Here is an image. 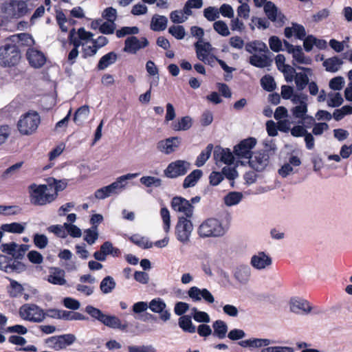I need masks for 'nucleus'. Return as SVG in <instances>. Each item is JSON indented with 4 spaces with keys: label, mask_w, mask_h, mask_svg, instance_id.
Here are the masks:
<instances>
[{
    "label": "nucleus",
    "mask_w": 352,
    "mask_h": 352,
    "mask_svg": "<svg viewBox=\"0 0 352 352\" xmlns=\"http://www.w3.org/2000/svg\"><path fill=\"white\" fill-rule=\"evenodd\" d=\"M308 122H304V121H298V124L294 126L290 131L291 135L295 138L305 137L308 133L307 129L311 126H307Z\"/></svg>",
    "instance_id": "79ce46f5"
},
{
    "label": "nucleus",
    "mask_w": 352,
    "mask_h": 352,
    "mask_svg": "<svg viewBox=\"0 0 352 352\" xmlns=\"http://www.w3.org/2000/svg\"><path fill=\"white\" fill-rule=\"evenodd\" d=\"M269 156L265 151L256 152L249 158L250 166L257 171H262L268 164Z\"/></svg>",
    "instance_id": "aec40b11"
},
{
    "label": "nucleus",
    "mask_w": 352,
    "mask_h": 352,
    "mask_svg": "<svg viewBox=\"0 0 352 352\" xmlns=\"http://www.w3.org/2000/svg\"><path fill=\"white\" fill-rule=\"evenodd\" d=\"M168 32L178 40L183 39L186 35V30L182 25H172L168 28Z\"/></svg>",
    "instance_id": "052dcab7"
},
{
    "label": "nucleus",
    "mask_w": 352,
    "mask_h": 352,
    "mask_svg": "<svg viewBox=\"0 0 352 352\" xmlns=\"http://www.w3.org/2000/svg\"><path fill=\"white\" fill-rule=\"evenodd\" d=\"M214 329V335L220 339H223L226 337L228 331L227 324L221 320H216L212 325Z\"/></svg>",
    "instance_id": "c03bdc74"
},
{
    "label": "nucleus",
    "mask_w": 352,
    "mask_h": 352,
    "mask_svg": "<svg viewBox=\"0 0 352 352\" xmlns=\"http://www.w3.org/2000/svg\"><path fill=\"white\" fill-rule=\"evenodd\" d=\"M286 51L289 54H292L293 61L292 65L294 66L296 65V63L304 64V65H311L312 63V59L306 56L303 52L302 48L300 45H293L290 44L288 41H284L283 42Z\"/></svg>",
    "instance_id": "f8f14e48"
},
{
    "label": "nucleus",
    "mask_w": 352,
    "mask_h": 352,
    "mask_svg": "<svg viewBox=\"0 0 352 352\" xmlns=\"http://www.w3.org/2000/svg\"><path fill=\"white\" fill-rule=\"evenodd\" d=\"M213 155L217 164L221 162L229 165L234 162V155L228 148L216 147Z\"/></svg>",
    "instance_id": "a878e982"
},
{
    "label": "nucleus",
    "mask_w": 352,
    "mask_h": 352,
    "mask_svg": "<svg viewBox=\"0 0 352 352\" xmlns=\"http://www.w3.org/2000/svg\"><path fill=\"white\" fill-rule=\"evenodd\" d=\"M1 250L2 252L11 255L15 259H21L28 250V245L24 244L18 245L14 242H12L1 244Z\"/></svg>",
    "instance_id": "dca6fc26"
},
{
    "label": "nucleus",
    "mask_w": 352,
    "mask_h": 352,
    "mask_svg": "<svg viewBox=\"0 0 352 352\" xmlns=\"http://www.w3.org/2000/svg\"><path fill=\"white\" fill-rule=\"evenodd\" d=\"M328 106L331 107H339L344 101L340 93H330L328 95Z\"/></svg>",
    "instance_id": "bf43d9fd"
},
{
    "label": "nucleus",
    "mask_w": 352,
    "mask_h": 352,
    "mask_svg": "<svg viewBox=\"0 0 352 352\" xmlns=\"http://www.w3.org/2000/svg\"><path fill=\"white\" fill-rule=\"evenodd\" d=\"M290 309L292 312L296 314L300 311L308 314L311 311V307L307 300H292L290 303Z\"/></svg>",
    "instance_id": "c85d7f7f"
},
{
    "label": "nucleus",
    "mask_w": 352,
    "mask_h": 352,
    "mask_svg": "<svg viewBox=\"0 0 352 352\" xmlns=\"http://www.w3.org/2000/svg\"><path fill=\"white\" fill-rule=\"evenodd\" d=\"M234 276L242 284H245L250 276V269L248 267H241L235 272Z\"/></svg>",
    "instance_id": "de8ad7c7"
},
{
    "label": "nucleus",
    "mask_w": 352,
    "mask_h": 352,
    "mask_svg": "<svg viewBox=\"0 0 352 352\" xmlns=\"http://www.w3.org/2000/svg\"><path fill=\"white\" fill-rule=\"evenodd\" d=\"M98 237V233L97 231V226H93L91 228L87 229L85 231L84 240L89 245L94 243Z\"/></svg>",
    "instance_id": "864d4df0"
},
{
    "label": "nucleus",
    "mask_w": 352,
    "mask_h": 352,
    "mask_svg": "<svg viewBox=\"0 0 352 352\" xmlns=\"http://www.w3.org/2000/svg\"><path fill=\"white\" fill-rule=\"evenodd\" d=\"M202 171L199 169H196L192 171L184 180L183 187L188 188L193 187L196 185L197 182L202 176Z\"/></svg>",
    "instance_id": "4c0bfd02"
},
{
    "label": "nucleus",
    "mask_w": 352,
    "mask_h": 352,
    "mask_svg": "<svg viewBox=\"0 0 352 352\" xmlns=\"http://www.w3.org/2000/svg\"><path fill=\"white\" fill-rule=\"evenodd\" d=\"M226 230L221 222L214 218H209L205 220L199 226L198 234L201 237H218L223 236Z\"/></svg>",
    "instance_id": "39448f33"
},
{
    "label": "nucleus",
    "mask_w": 352,
    "mask_h": 352,
    "mask_svg": "<svg viewBox=\"0 0 352 352\" xmlns=\"http://www.w3.org/2000/svg\"><path fill=\"white\" fill-rule=\"evenodd\" d=\"M148 41L145 37L139 39L135 36L128 37L124 41L123 51L130 54H135L138 50L148 46Z\"/></svg>",
    "instance_id": "f3484780"
},
{
    "label": "nucleus",
    "mask_w": 352,
    "mask_h": 352,
    "mask_svg": "<svg viewBox=\"0 0 352 352\" xmlns=\"http://www.w3.org/2000/svg\"><path fill=\"white\" fill-rule=\"evenodd\" d=\"M203 0H188L184 6V12L187 16L192 14V9H199L203 6Z\"/></svg>",
    "instance_id": "8fccbe9b"
},
{
    "label": "nucleus",
    "mask_w": 352,
    "mask_h": 352,
    "mask_svg": "<svg viewBox=\"0 0 352 352\" xmlns=\"http://www.w3.org/2000/svg\"><path fill=\"white\" fill-rule=\"evenodd\" d=\"M256 144V140L254 138L245 139L234 146V153L239 157L249 159L252 155V149Z\"/></svg>",
    "instance_id": "4468645a"
},
{
    "label": "nucleus",
    "mask_w": 352,
    "mask_h": 352,
    "mask_svg": "<svg viewBox=\"0 0 352 352\" xmlns=\"http://www.w3.org/2000/svg\"><path fill=\"white\" fill-rule=\"evenodd\" d=\"M10 284L7 287V292L11 298H17L20 296L24 290L23 287L16 280L7 278Z\"/></svg>",
    "instance_id": "58836bf2"
},
{
    "label": "nucleus",
    "mask_w": 352,
    "mask_h": 352,
    "mask_svg": "<svg viewBox=\"0 0 352 352\" xmlns=\"http://www.w3.org/2000/svg\"><path fill=\"white\" fill-rule=\"evenodd\" d=\"M261 84L263 88L267 91H272L276 88V82L272 76L265 75L261 79Z\"/></svg>",
    "instance_id": "4d7b16f0"
},
{
    "label": "nucleus",
    "mask_w": 352,
    "mask_h": 352,
    "mask_svg": "<svg viewBox=\"0 0 352 352\" xmlns=\"http://www.w3.org/2000/svg\"><path fill=\"white\" fill-rule=\"evenodd\" d=\"M193 230V225L189 218L179 217L175 227V235L178 241L186 244Z\"/></svg>",
    "instance_id": "1a4fd4ad"
},
{
    "label": "nucleus",
    "mask_w": 352,
    "mask_h": 352,
    "mask_svg": "<svg viewBox=\"0 0 352 352\" xmlns=\"http://www.w3.org/2000/svg\"><path fill=\"white\" fill-rule=\"evenodd\" d=\"M26 223H5L1 225V230L3 232L14 233V234H21L24 232L25 228Z\"/></svg>",
    "instance_id": "ea45409f"
},
{
    "label": "nucleus",
    "mask_w": 352,
    "mask_h": 352,
    "mask_svg": "<svg viewBox=\"0 0 352 352\" xmlns=\"http://www.w3.org/2000/svg\"><path fill=\"white\" fill-rule=\"evenodd\" d=\"M264 11L270 20L278 25H283L284 16L280 12H278V8L274 3L266 2L264 5Z\"/></svg>",
    "instance_id": "393cba45"
},
{
    "label": "nucleus",
    "mask_w": 352,
    "mask_h": 352,
    "mask_svg": "<svg viewBox=\"0 0 352 352\" xmlns=\"http://www.w3.org/2000/svg\"><path fill=\"white\" fill-rule=\"evenodd\" d=\"M30 1V0H10L9 3L6 4L4 8V12L8 15L14 18H20L25 16L29 14L34 7Z\"/></svg>",
    "instance_id": "423d86ee"
},
{
    "label": "nucleus",
    "mask_w": 352,
    "mask_h": 352,
    "mask_svg": "<svg viewBox=\"0 0 352 352\" xmlns=\"http://www.w3.org/2000/svg\"><path fill=\"white\" fill-rule=\"evenodd\" d=\"M245 50L250 53L254 54L256 52H263L267 53L269 52V50L266 45V44L263 42L259 41H254L252 42H249L245 44Z\"/></svg>",
    "instance_id": "72a5a7b5"
},
{
    "label": "nucleus",
    "mask_w": 352,
    "mask_h": 352,
    "mask_svg": "<svg viewBox=\"0 0 352 352\" xmlns=\"http://www.w3.org/2000/svg\"><path fill=\"white\" fill-rule=\"evenodd\" d=\"M195 47L199 60L207 64H211L214 61L215 56L210 54L213 48L209 42L197 41L195 43Z\"/></svg>",
    "instance_id": "ddd939ff"
},
{
    "label": "nucleus",
    "mask_w": 352,
    "mask_h": 352,
    "mask_svg": "<svg viewBox=\"0 0 352 352\" xmlns=\"http://www.w3.org/2000/svg\"><path fill=\"white\" fill-rule=\"evenodd\" d=\"M204 16L209 21H214L219 18V9L214 6H209L204 10Z\"/></svg>",
    "instance_id": "5fc2aeb1"
},
{
    "label": "nucleus",
    "mask_w": 352,
    "mask_h": 352,
    "mask_svg": "<svg viewBox=\"0 0 352 352\" xmlns=\"http://www.w3.org/2000/svg\"><path fill=\"white\" fill-rule=\"evenodd\" d=\"M65 275L64 270L59 268H53L48 276L47 280L54 285H63L66 283Z\"/></svg>",
    "instance_id": "c756f323"
},
{
    "label": "nucleus",
    "mask_w": 352,
    "mask_h": 352,
    "mask_svg": "<svg viewBox=\"0 0 352 352\" xmlns=\"http://www.w3.org/2000/svg\"><path fill=\"white\" fill-rule=\"evenodd\" d=\"M272 263V258L263 252H258L251 258L252 265L257 270H263L270 266Z\"/></svg>",
    "instance_id": "bb28decb"
},
{
    "label": "nucleus",
    "mask_w": 352,
    "mask_h": 352,
    "mask_svg": "<svg viewBox=\"0 0 352 352\" xmlns=\"http://www.w3.org/2000/svg\"><path fill=\"white\" fill-rule=\"evenodd\" d=\"M26 56L30 64L35 68L43 67L46 62L44 54L34 48L28 49Z\"/></svg>",
    "instance_id": "b1692460"
},
{
    "label": "nucleus",
    "mask_w": 352,
    "mask_h": 352,
    "mask_svg": "<svg viewBox=\"0 0 352 352\" xmlns=\"http://www.w3.org/2000/svg\"><path fill=\"white\" fill-rule=\"evenodd\" d=\"M139 32L138 27H123L120 30H118L116 32L118 38H122L126 35H134Z\"/></svg>",
    "instance_id": "e2e57ef3"
},
{
    "label": "nucleus",
    "mask_w": 352,
    "mask_h": 352,
    "mask_svg": "<svg viewBox=\"0 0 352 352\" xmlns=\"http://www.w3.org/2000/svg\"><path fill=\"white\" fill-rule=\"evenodd\" d=\"M10 39L13 42L24 45H30L34 43L32 36L27 33L14 34L10 37Z\"/></svg>",
    "instance_id": "a18cd8bd"
},
{
    "label": "nucleus",
    "mask_w": 352,
    "mask_h": 352,
    "mask_svg": "<svg viewBox=\"0 0 352 352\" xmlns=\"http://www.w3.org/2000/svg\"><path fill=\"white\" fill-rule=\"evenodd\" d=\"M46 181L49 187L52 189V192H56V198L58 197V192L63 191L67 186L66 180H58L53 177H49Z\"/></svg>",
    "instance_id": "e433bc0d"
},
{
    "label": "nucleus",
    "mask_w": 352,
    "mask_h": 352,
    "mask_svg": "<svg viewBox=\"0 0 352 352\" xmlns=\"http://www.w3.org/2000/svg\"><path fill=\"white\" fill-rule=\"evenodd\" d=\"M214 30L222 36H228L230 34L228 26L223 21H217L213 23Z\"/></svg>",
    "instance_id": "603ef678"
},
{
    "label": "nucleus",
    "mask_w": 352,
    "mask_h": 352,
    "mask_svg": "<svg viewBox=\"0 0 352 352\" xmlns=\"http://www.w3.org/2000/svg\"><path fill=\"white\" fill-rule=\"evenodd\" d=\"M179 327L184 331L193 333L196 331V327L192 324L191 317L189 316H182L179 318L178 322Z\"/></svg>",
    "instance_id": "a19ab883"
},
{
    "label": "nucleus",
    "mask_w": 352,
    "mask_h": 352,
    "mask_svg": "<svg viewBox=\"0 0 352 352\" xmlns=\"http://www.w3.org/2000/svg\"><path fill=\"white\" fill-rule=\"evenodd\" d=\"M280 71L283 72L285 79L287 82H291L294 80L296 72L292 66L287 65L280 69Z\"/></svg>",
    "instance_id": "0e129e2a"
},
{
    "label": "nucleus",
    "mask_w": 352,
    "mask_h": 352,
    "mask_svg": "<svg viewBox=\"0 0 352 352\" xmlns=\"http://www.w3.org/2000/svg\"><path fill=\"white\" fill-rule=\"evenodd\" d=\"M170 19L174 23H182L188 19V16L182 10H175L170 12Z\"/></svg>",
    "instance_id": "13d9d810"
},
{
    "label": "nucleus",
    "mask_w": 352,
    "mask_h": 352,
    "mask_svg": "<svg viewBox=\"0 0 352 352\" xmlns=\"http://www.w3.org/2000/svg\"><path fill=\"white\" fill-rule=\"evenodd\" d=\"M342 64L343 61L338 56L327 58L322 63L327 72L333 73L338 72Z\"/></svg>",
    "instance_id": "c9c22d12"
},
{
    "label": "nucleus",
    "mask_w": 352,
    "mask_h": 352,
    "mask_svg": "<svg viewBox=\"0 0 352 352\" xmlns=\"http://www.w3.org/2000/svg\"><path fill=\"white\" fill-rule=\"evenodd\" d=\"M148 307L153 312L160 314V317L163 321L166 322L170 319V314L166 309V305L161 298L152 300Z\"/></svg>",
    "instance_id": "4be33fe9"
},
{
    "label": "nucleus",
    "mask_w": 352,
    "mask_h": 352,
    "mask_svg": "<svg viewBox=\"0 0 352 352\" xmlns=\"http://www.w3.org/2000/svg\"><path fill=\"white\" fill-rule=\"evenodd\" d=\"M190 168V164L185 160H176L168 164L164 170V175L168 178L184 175Z\"/></svg>",
    "instance_id": "9b49d317"
},
{
    "label": "nucleus",
    "mask_w": 352,
    "mask_h": 352,
    "mask_svg": "<svg viewBox=\"0 0 352 352\" xmlns=\"http://www.w3.org/2000/svg\"><path fill=\"white\" fill-rule=\"evenodd\" d=\"M212 148H213L212 144H210L207 146V147L204 151H201V153L197 157L196 162H195V165L197 167H201L205 164L206 161L210 157Z\"/></svg>",
    "instance_id": "49530a36"
},
{
    "label": "nucleus",
    "mask_w": 352,
    "mask_h": 352,
    "mask_svg": "<svg viewBox=\"0 0 352 352\" xmlns=\"http://www.w3.org/2000/svg\"><path fill=\"white\" fill-rule=\"evenodd\" d=\"M181 144V138L179 137H171L160 140L157 144V150L166 155L175 152Z\"/></svg>",
    "instance_id": "a211bd4d"
},
{
    "label": "nucleus",
    "mask_w": 352,
    "mask_h": 352,
    "mask_svg": "<svg viewBox=\"0 0 352 352\" xmlns=\"http://www.w3.org/2000/svg\"><path fill=\"white\" fill-rule=\"evenodd\" d=\"M192 124V118L187 116L172 122L171 129L175 131H187L191 128Z\"/></svg>",
    "instance_id": "473e14b6"
},
{
    "label": "nucleus",
    "mask_w": 352,
    "mask_h": 352,
    "mask_svg": "<svg viewBox=\"0 0 352 352\" xmlns=\"http://www.w3.org/2000/svg\"><path fill=\"white\" fill-rule=\"evenodd\" d=\"M171 207L175 212L184 214L186 218L192 217L194 207L189 201L183 197H173L171 201Z\"/></svg>",
    "instance_id": "2eb2a0df"
},
{
    "label": "nucleus",
    "mask_w": 352,
    "mask_h": 352,
    "mask_svg": "<svg viewBox=\"0 0 352 352\" xmlns=\"http://www.w3.org/2000/svg\"><path fill=\"white\" fill-rule=\"evenodd\" d=\"M41 123V117L36 111H30L22 115L17 123L21 134L30 135L34 133Z\"/></svg>",
    "instance_id": "20e7f679"
},
{
    "label": "nucleus",
    "mask_w": 352,
    "mask_h": 352,
    "mask_svg": "<svg viewBox=\"0 0 352 352\" xmlns=\"http://www.w3.org/2000/svg\"><path fill=\"white\" fill-rule=\"evenodd\" d=\"M89 108L87 105L80 107L77 109L74 117V121L77 123L78 121H81L82 118H86L89 116Z\"/></svg>",
    "instance_id": "69168bd1"
},
{
    "label": "nucleus",
    "mask_w": 352,
    "mask_h": 352,
    "mask_svg": "<svg viewBox=\"0 0 352 352\" xmlns=\"http://www.w3.org/2000/svg\"><path fill=\"white\" fill-rule=\"evenodd\" d=\"M20 316L28 321L41 322L46 318L43 309L34 304H25L19 309Z\"/></svg>",
    "instance_id": "6e6552de"
},
{
    "label": "nucleus",
    "mask_w": 352,
    "mask_h": 352,
    "mask_svg": "<svg viewBox=\"0 0 352 352\" xmlns=\"http://www.w3.org/2000/svg\"><path fill=\"white\" fill-rule=\"evenodd\" d=\"M116 28V25L115 22L107 21L100 25L99 31L104 34H111L114 32Z\"/></svg>",
    "instance_id": "774afa93"
},
{
    "label": "nucleus",
    "mask_w": 352,
    "mask_h": 352,
    "mask_svg": "<svg viewBox=\"0 0 352 352\" xmlns=\"http://www.w3.org/2000/svg\"><path fill=\"white\" fill-rule=\"evenodd\" d=\"M21 54L15 45L6 44L0 47V65L3 67H12L17 65Z\"/></svg>",
    "instance_id": "0eeeda50"
},
{
    "label": "nucleus",
    "mask_w": 352,
    "mask_h": 352,
    "mask_svg": "<svg viewBox=\"0 0 352 352\" xmlns=\"http://www.w3.org/2000/svg\"><path fill=\"white\" fill-rule=\"evenodd\" d=\"M129 239L134 244L144 249H148L153 247V243L146 238L139 235H133L129 238Z\"/></svg>",
    "instance_id": "3c124183"
},
{
    "label": "nucleus",
    "mask_w": 352,
    "mask_h": 352,
    "mask_svg": "<svg viewBox=\"0 0 352 352\" xmlns=\"http://www.w3.org/2000/svg\"><path fill=\"white\" fill-rule=\"evenodd\" d=\"M116 283L113 278L107 276L104 277L100 285V289L103 294H109L116 288Z\"/></svg>",
    "instance_id": "37998d69"
},
{
    "label": "nucleus",
    "mask_w": 352,
    "mask_h": 352,
    "mask_svg": "<svg viewBox=\"0 0 352 352\" xmlns=\"http://www.w3.org/2000/svg\"><path fill=\"white\" fill-rule=\"evenodd\" d=\"M140 182L146 187H159L162 184V180L160 179L151 176H144L141 177Z\"/></svg>",
    "instance_id": "680f3d73"
},
{
    "label": "nucleus",
    "mask_w": 352,
    "mask_h": 352,
    "mask_svg": "<svg viewBox=\"0 0 352 352\" xmlns=\"http://www.w3.org/2000/svg\"><path fill=\"white\" fill-rule=\"evenodd\" d=\"M118 56L116 53L111 52L100 58L97 67L99 70H104L109 65L113 64L117 60Z\"/></svg>",
    "instance_id": "f704fd0d"
},
{
    "label": "nucleus",
    "mask_w": 352,
    "mask_h": 352,
    "mask_svg": "<svg viewBox=\"0 0 352 352\" xmlns=\"http://www.w3.org/2000/svg\"><path fill=\"white\" fill-rule=\"evenodd\" d=\"M64 227L68 234L74 238L80 237L82 235L81 230L76 225L65 223Z\"/></svg>",
    "instance_id": "338daca9"
},
{
    "label": "nucleus",
    "mask_w": 352,
    "mask_h": 352,
    "mask_svg": "<svg viewBox=\"0 0 352 352\" xmlns=\"http://www.w3.org/2000/svg\"><path fill=\"white\" fill-rule=\"evenodd\" d=\"M272 60L268 57L265 53L258 55L253 54L250 57L249 63L256 67L264 68L271 65Z\"/></svg>",
    "instance_id": "cd10ccee"
},
{
    "label": "nucleus",
    "mask_w": 352,
    "mask_h": 352,
    "mask_svg": "<svg viewBox=\"0 0 352 352\" xmlns=\"http://www.w3.org/2000/svg\"><path fill=\"white\" fill-rule=\"evenodd\" d=\"M28 192L30 202L34 206H45L56 199V192H52L47 184H32L28 186Z\"/></svg>",
    "instance_id": "f257e3e1"
},
{
    "label": "nucleus",
    "mask_w": 352,
    "mask_h": 352,
    "mask_svg": "<svg viewBox=\"0 0 352 352\" xmlns=\"http://www.w3.org/2000/svg\"><path fill=\"white\" fill-rule=\"evenodd\" d=\"M284 33L287 38H290L293 34H294L295 36L300 40L304 39L306 36L305 28L296 23H293L292 27L285 28Z\"/></svg>",
    "instance_id": "2f4dec72"
},
{
    "label": "nucleus",
    "mask_w": 352,
    "mask_h": 352,
    "mask_svg": "<svg viewBox=\"0 0 352 352\" xmlns=\"http://www.w3.org/2000/svg\"><path fill=\"white\" fill-rule=\"evenodd\" d=\"M243 198V195L239 192H230L224 197V203L228 206H232L239 204Z\"/></svg>",
    "instance_id": "09e8293b"
},
{
    "label": "nucleus",
    "mask_w": 352,
    "mask_h": 352,
    "mask_svg": "<svg viewBox=\"0 0 352 352\" xmlns=\"http://www.w3.org/2000/svg\"><path fill=\"white\" fill-rule=\"evenodd\" d=\"M308 97L303 94H296L292 98V103L295 105L290 109L291 113L294 118L298 119L299 121L308 122L307 126H312L315 119L313 116L307 115Z\"/></svg>",
    "instance_id": "f03ea898"
},
{
    "label": "nucleus",
    "mask_w": 352,
    "mask_h": 352,
    "mask_svg": "<svg viewBox=\"0 0 352 352\" xmlns=\"http://www.w3.org/2000/svg\"><path fill=\"white\" fill-rule=\"evenodd\" d=\"M139 173H128L118 177L116 180L108 185V188L111 195H117L124 190L127 184V180L137 177Z\"/></svg>",
    "instance_id": "6ab92c4d"
},
{
    "label": "nucleus",
    "mask_w": 352,
    "mask_h": 352,
    "mask_svg": "<svg viewBox=\"0 0 352 352\" xmlns=\"http://www.w3.org/2000/svg\"><path fill=\"white\" fill-rule=\"evenodd\" d=\"M297 69L302 70L303 72H296L294 78L296 88L298 91H302L309 82V76L313 74L312 69L309 67L298 66Z\"/></svg>",
    "instance_id": "412c9836"
},
{
    "label": "nucleus",
    "mask_w": 352,
    "mask_h": 352,
    "mask_svg": "<svg viewBox=\"0 0 352 352\" xmlns=\"http://www.w3.org/2000/svg\"><path fill=\"white\" fill-rule=\"evenodd\" d=\"M75 341L76 336L74 334L68 333L48 338L45 340V343L51 349L60 351L72 345Z\"/></svg>",
    "instance_id": "9d476101"
},
{
    "label": "nucleus",
    "mask_w": 352,
    "mask_h": 352,
    "mask_svg": "<svg viewBox=\"0 0 352 352\" xmlns=\"http://www.w3.org/2000/svg\"><path fill=\"white\" fill-rule=\"evenodd\" d=\"M85 311L92 318L109 328L119 329L122 331H125L129 327L126 322L122 323L118 317L113 315H106L103 314L101 310L91 305L87 306Z\"/></svg>",
    "instance_id": "7ed1b4c3"
},
{
    "label": "nucleus",
    "mask_w": 352,
    "mask_h": 352,
    "mask_svg": "<svg viewBox=\"0 0 352 352\" xmlns=\"http://www.w3.org/2000/svg\"><path fill=\"white\" fill-rule=\"evenodd\" d=\"M188 294L194 301H199L202 298L208 303H213L214 298L212 294L207 289H199L192 287L189 289Z\"/></svg>",
    "instance_id": "5701e85b"
},
{
    "label": "nucleus",
    "mask_w": 352,
    "mask_h": 352,
    "mask_svg": "<svg viewBox=\"0 0 352 352\" xmlns=\"http://www.w3.org/2000/svg\"><path fill=\"white\" fill-rule=\"evenodd\" d=\"M250 1L239 2L241 5L237 8V17L248 19L250 16V8L248 5Z\"/></svg>",
    "instance_id": "6e6d98bb"
},
{
    "label": "nucleus",
    "mask_w": 352,
    "mask_h": 352,
    "mask_svg": "<svg viewBox=\"0 0 352 352\" xmlns=\"http://www.w3.org/2000/svg\"><path fill=\"white\" fill-rule=\"evenodd\" d=\"M168 19L162 15L154 14L151 21L150 28L155 32L164 30L167 27Z\"/></svg>",
    "instance_id": "7c9ffc66"
}]
</instances>
